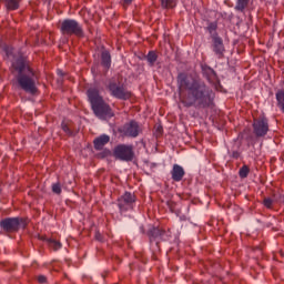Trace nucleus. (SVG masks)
Wrapping results in <instances>:
<instances>
[{
  "mask_svg": "<svg viewBox=\"0 0 284 284\" xmlns=\"http://www.w3.org/2000/svg\"><path fill=\"white\" fill-rule=\"evenodd\" d=\"M4 53L7 59L11 61V72L16 78V83L20 90L27 92V94H37L39 92V75L30 68V63L21 54H14V49L11 47H4Z\"/></svg>",
  "mask_w": 284,
  "mask_h": 284,
  "instance_id": "nucleus-2",
  "label": "nucleus"
},
{
  "mask_svg": "<svg viewBox=\"0 0 284 284\" xmlns=\"http://www.w3.org/2000/svg\"><path fill=\"white\" fill-rule=\"evenodd\" d=\"M110 143V135L108 134H102L98 138L94 139L93 144L95 150H103L105 145Z\"/></svg>",
  "mask_w": 284,
  "mask_h": 284,
  "instance_id": "nucleus-15",
  "label": "nucleus"
},
{
  "mask_svg": "<svg viewBox=\"0 0 284 284\" xmlns=\"http://www.w3.org/2000/svg\"><path fill=\"white\" fill-rule=\"evenodd\" d=\"M101 65L106 71L112 68V55L110 54V51L103 50L101 52Z\"/></svg>",
  "mask_w": 284,
  "mask_h": 284,
  "instance_id": "nucleus-16",
  "label": "nucleus"
},
{
  "mask_svg": "<svg viewBox=\"0 0 284 284\" xmlns=\"http://www.w3.org/2000/svg\"><path fill=\"white\" fill-rule=\"evenodd\" d=\"M211 48L217 59H223L225 57V44H223V38L213 36V38H211Z\"/></svg>",
  "mask_w": 284,
  "mask_h": 284,
  "instance_id": "nucleus-12",
  "label": "nucleus"
},
{
  "mask_svg": "<svg viewBox=\"0 0 284 284\" xmlns=\"http://www.w3.org/2000/svg\"><path fill=\"white\" fill-rule=\"evenodd\" d=\"M134 0H124V3H132Z\"/></svg>",
  "mask_w": 284,
  "mask_h": 284,
  "instance_id": "nucleus-30",
  "label": "nucleus"
},
{
  "mask_svg": "<svg viewBox=\"0 0 284 284\" xmlns=\"http://www.w3.org/2000/svg\"><path fill=\"white\" fill-rule=\"evenodd\" d=\"M275 98H276V101H277V106L284 113V91L278 90L275 94Z\"/></svg>",
  "mask_w": 284,
  "mask_h": 284,
  "instance_id": "nucleus-22",
  "label": "nucleus"
},
{
  "mask_svg": "<svg viewBox=\"0 0 284 284\" xmlns=\"http://www.w3.org/2000/svg\"><path fill=\"white\" fill-rule=\"evenodd\" d=\"M47 243H48L49 247L51 250H53V252H59V250H61V247H63V244H61V242H59L54 239H48Z\"/></svg>",
  "mask_w": 284,
  "mask_h": 284,
  "instance_id": "nucleus-20",
  "label": "nucleus"
},
{
  "mask_svg": "<svg viewBox=\"0 0 284 284\" xmlns=\"http://www.w3.org/2000/svg\"><path fill=\"white\" fill-rule=\"evenodd\" d=\"M240 179H247L248 174H250V168L247 165H243L240 171Z\"/></svg>",
  "mask_w": 284,
  "mask_h": 284,
  "instance_id": "nucleus-24",
  "label": "nucleus"
},
{
  "mask_svg": "<svg viewBox=\"0 0 284 284\" xmlns=\"http://www.w3.org/2000/svg\"><path fill=\"white\" fill-rule=\"evenodd\" d=\"M88 99L91 103V108L93 111V114L101 121H106V119H112L114 116V112H112V108L108 103H105V100H103V97L99 93V89L97 88H90L87 91Z\"/></svg>",
  "mask_w": 284,
  "mask_h": 284,
  "instance_id": "nucleus-3",
  "label": "nucleus"
},
{
  "mask_svg": "<svg viewBox=\"0 0 284 284\" xmlns=\"http://www.w3.org/2000/svg\"><path fill=\"white\" fill-rule=\"evenodd\" d=\"M178 88L185 108H197L199 110L214 105V91L192 73H179Z\"/></svg>",
  "mask_w": 284,
  "mask_h": 284,
  "instance_id": "nucleus-1",
  "label": "nucleus"
},
{
  "mask_svg": "<svg viewBox=\"0 0 284 284\" xmlns=\"http://www.w3.org/2000/svg\"><path fill=\"white\" fill-rule=\"evenodd\" d=\"M105 154H110V150L104 151Z\"/></svg>",
  "mask_w": 284,
  "mask_h": 284,
  "instance_id": "nucleus-31",
  "label": "nucleus"
},
{
  "mask_svg": "<svg viewBox=\"0 0 284 284\" xmlns=\"http://www.w3.org/2000/svg\"><path fill=\"white\" fill-rule=\"evenodd\" d=\"M202 75L206 81L210 83V85L214 87L217 92L223 91V85H221V80H219V75H216V71L212 69L207 64H202Z\"/></svg>",
  "mask_w": 284,
  "mask_h": 284,
  "instance_id": "nucleus-7",
  "label": "nucleus"
},
{
  "mask_svg": "<svg viewBox=\"0 0 284 284\" xmlns=\"http://www.w3.org/2000/svg\"><path fill=\"white\" fill-rule=\"evenodd\" d=\"M61 126H62L63 132H65V134H68V136H72L74 134L72 129H70V125H68V123L62 122Z\"/></svg>",
  "mask_w": 284,
  "mask_h": 284,
  "instance_id": "nucleus-25",
  "label": "nucleus"
},
{
  "mask_svg": "<svg viewBox=\"0 0 284 284\" xmlns=\"http://www.w3.org/2000/svg\"><path fill=\"white\" fill-rule=\"evenodd\" d=\"M239 156H241V153L239 151H233L232 152V158L233 159H239Z\"/></svg>",
  "mask_w": 284,
  "mask_h": 284,
  "instance_id": "nucleus-29",
  "label": "nucleus"
},
{
  "mask_svg": "<svg viewBox=\"0 0 284 284\" xmlns=\"http://www.w3.org/2000/svg\"><path fill=\"white\" fill-rule=\"evenodd\" d=\"M148 236L150 243L155 244L156 247H159V243H161V241H165V231L158 227H152L151 230H149Z\"/></svg>",
  "mask_w": 284,
  "mask_h": 284,
  "instance_id": "nucleus-13",
  "label": "nucleus"
},
{
  "mask_svg": "<svg viewBox=\"0 0 284 284\" xmlns=\"http://www.w3.org/2000/svg\"><path fill=\"white\" fill-rule=\"evenodd\" d=\"M47 281H48V277H45V275H39L38 276V282L39 283L43 284V283H47Z\"/></svg>",
  "mask_w": 284,
  "mask_h": 284,
  "instance_id": "nucleus-28",
  "label": "nucleus"
},
{
  "mask_svg": "<svg viewBox=\"0 0 284 284\" xmlns=\"http://www.w3.org/2000/svg\"><path fill=\"white\" fill-rule=\"evenodd\" d=\"M267 132H270V120L265 115L253 120V133L257 139L267 136Z\"/></svg>",
  "mask_w": 284,
  "mask_h": 284,
  "instance_id": "nucleus-8",
  "label": "nucleus"
},
{
  "mask_svg": "<svg viewBox=\"0 0 284 284\" xmlns=\"http://www.w3.org/2000/svg\"><path fill=\"white\" fill-rule=\"evenodd\" d=\"M108 90L114 99H120L121 101H128L130 99V92L119 81L111 80L108 84Z\"/></svg>",
  "mask_w": 284,
  "mask_h": 284,
  "instance_id": "nucleus-6",
  "label": "nucleus"
},
{
  "mask_svg": "<svg viewBox=\"0 0 284 284\" xmlns=\"http://www.w3.org/2000/svg\"><path fill=\"white\" fill-rule=\"evenodd\" d=\"M113 156L116 161L130 163V161H134V148L130 144H118L113 149Z\"/></svg>",
  "mask_w": 284,
  "mask_h": 284,
  "instance_id": "nucleus-5",
  "label": "nucleus"
},
{
  "mask_svg": "<svg viewBox=\"0 0 284 284\" xmlns=\"http://www.w3.org/2000/svg\"><path fill=\"white\" fill-rule=\"evenodd\" d=\"M144 59L148 61L149 65L152 68L158 59L159 54H156V51H149L148 54L144 57Z\"/></svg>",
  "mask_w": 284,
  "mask_h": 284,
  "instance_id": "nucleus-17",
  "label": "nucleus"
},
{
  "mask_svg": "<svg viewBox=\"0 0 284 284\" xmlns=\"http://www.w3.org/2000/svg\"><path fill=\"white\" fill-rule=\"evenodd\" d=\"M60 32L63 37H78V39H83V37H85L83 26L75 19L62 20L60 23Z\"/></svg>",
  "mask_w": 284,
  "mask_h": 284,
  "instance_id": "nucleus-4",
  "label": "nucleus"
},
{
  "mask_svg": "<svg viewBox=\"0 0 284 284\" xmlns=\"http://www.w3.org/2000/svg\"><path fill=\"white\" fill-rule=\"evenodd\" d=\"M134 203H136V196L131 192H125L122 196L118 199V207L120 213L130 212L134 210Z\"/></svg>",
  "mask_w": 284,
  "mask_h": 284,
  "instance_id": "nucleus-9",
  "label": "nucleus"
},
{
  "mask_svg": "<svg viewBox=\"0 0 284 284\" xmlns=\"http://www.w3.org/2000/svg\"><path fill=\"white\" fill-rule=\"evenodd\" d=\"M179 0H160L161 8L164 10H172L176 6Z\"/></svg>",
  "mask_w": 284,
  "mask_h": 284,
  "instance_id": "nucleus-21",
  "label": "nucleus"
},
{
  "mask_svg": "<svg viewBox=\"0 0 284 284\" xmlns=\"http://www.w3.org/2000/svg\"><path fill=\"white\" fill-rule=\"evenodd\" d=\"M51 190L53 192V194H61L62 192V189H61V183H53L52 186H51Z\"/></svg>",
  "mask_w": 284,
  "mask_h": 284,
  "instance_id": "nucleus-26",
  "label": "nucleus"
},
{
  "mask_svg": "<svg viewBox=\"0 0 284 284\" xmlns=\"http://www.w3.org/2000/svg\"><path fill=\"white\" fill-rule=\"evenodd\" d=\"M183 176H185V169L179 164H174L171 170V179L175 181V183H181Z\"/></svg>",
  "mask_w": 284,
  "mask_h": 284,
  "instance_id": "nucleus-14",
  "label": "nucleus"
},
{
  "mask_svg": "<svg viewBox=\"0 0 284 284\" xmlns=\"http://www.w3.org/2000/svg\"><path fill=\"white\" fill-rule=\"evenodd\" d=\"M219 28V24L216 22H210L207 26V31L211 36V39H214V37H219V33L216 32V29Z\"/></svg>",
  "mask_w": 284,
  "mask_h": 284,
  "instance_id": "nucleus-23",
  "label": "nucleus"
},
{
  "mask_svg": "<svg viewBox=\"0 0 284 284\" xmlns=\"http://www.w3.org/2000/svg\"><path fill=\"white\" fill-rule=\"evenodd\" d=\"M120 132L124 136H130L131 139H136V136H139V134H141V125H139V122L132 120V121L125 123L120 129Z\"/></svg>",
  "mask_w": 284,
  "mask_h": 284,
  "instance_id": "nucleus-11",
  "label": "nucleus"
},
{
  "mask_svg": "<svg viewBox=\"0 0 284 284\" xmlns=\"http://www.w3.org/2000/svg\"><path fill=\"white\" fill-rule=\"evenodd\" d=\"M20 0H3L7 10H19Z\"/></svg>",
  "mask_w": 284,
  "mask_h": 284,
  "instance_id": "nucleus-19",
  "label": "nucleus"
},
{
  "mask_svg": "<svg viewBox=\"0 0 284 284\" xmlns=\"http://www.w3.org/2000/svg\"><path fill=\"white\" fill-rule=\"evenodd\" d=\"M0 227L4 232H18L19 229L26 227V222L19 217H6L0 221Z\"/></svg>",
  "mask_w": 284,
  "mask_h": 284,
  "instance_id": "nucleus-10",
  "label": "nucleus"
},
{
  "mask_svg": "<svg viewBox=\"0 0 284 284\" xmlns=\"http://www.w3.org/2000/svg\"><path fill=\"white\" fill-rule=\"evenodd\" d=\"M247 6H250V0H236L234 10L236 12H245Z\"/></svg>",
  "mask_w": 284,
  "mask_h": 284,
  "instance_id": "nucleus-18",
  "label": "nucleus"
},
{
  "mask_svg": "<svg viewBox=\"0 0 284 284\" xmlns=\"http://www.w3.org/2000/svg\"><path fill=\"white\" fill-rule=\"evenodd\" d=\"M263 203L265 207L271 209L272 205H274V200H272V197H265Z\"/></svg>",
  "mask_w": 284,
  "mask_h": 284,
  "instance_id": "nucleus-27",
  "label": "nucleus"
}]
</instances>
